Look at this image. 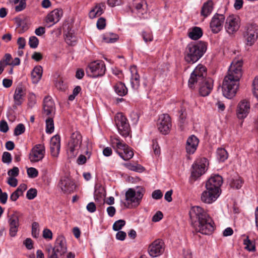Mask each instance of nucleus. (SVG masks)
Listing matches in <instances>:
<instances>
[{"mask_svg": "<svg viewBox=\"0 0 258 258\" xmlns=\"http://www.w3.org/2000/svg\"><path fill=\"white\" fill-rule=\"evenodd\" d=\"M242 60L234 59L229 67L227 75L223 81V95L228 99L235 96L239 87V81L242 76Z\"/></svg>", "mask_w": 258, "mask_h": 258, "instance_id": "nucleus-1", "label": "nucleus"}, {"mask_svg": "<svg viewBox=\"0 0 258 258\" xmlns=\"http://www.w3.org/2000/svg\"><path fill=\"white\" fill-rule=\"evenodd\" d=\"M189 215L192 225L198 232L203 234L209 235L214 231L212 219L201 207H192L189 212Z\"/></svg>", "mask_w": 258, "mask_h": 258, "instance_id": "nucleus-2", "label": "nucleus"}, {"mask_svg": "<svg viewBox=\"0 0 258 258\" xmlns=\"http://www.w3.org/2000/svg\"><path fill=\"white\" fill-rule=\"evenodd\" d=\"M207 50L206 43L202 41L188 44L184 52V59L188 63L193 64L201 58Z\"/></svg>", "mask_w": 258, "mask_h": 258, "instance_id": "nucleus-3", "label": "nucleus"}, {"mask_svg": "<svg viewBox=\"0 0 258 258\" xmlns=\"http://www.w3.org/2000/svg\"><path fill=\"white\" fill-rule=\"evenodd\" d=\"M48 258H58V255H62L67 252V248L65 238L59 235L57 237L53 248L46 249Z\"/></svg>", "mask_w": 258, "mask_h": 258, "instance_id": "nucleus-4", "label": "nucleus"}, {"mask_svg": "<svg viewBox=\"0 0 258 258\" xmlns=\"http://www.w3.org/2000/svg\"><path fill=\"white\" fill-rule=\"evenodd\" d=\"M82 142V137L80 132L76 131L72 134L68 149V154L70 157L76 156L78 151L81 148Z\"/></svg>", "mask_w": 258, "mask_h": 258, "instance_id": "nucleus-5", "label": "nucleus"}, {"mask_svg": "<svg viewBox=\"0 0 258 258\" xmlns=\"http://www.w3.org/2000/svg\"><path fill=\"white\" fill-rule=\"evenodd\" d=\"M105 71V65L102 60L94 61L91 62L86 69L87 75L92 78L103 76Z\"/></svg>", "mask_w": 258, "mask_h": 258, "instance_id": "nucleus-6", "label": "nucleus"}, {"mask_svg": "<svg viewBox=\"0 0 258 258\" xmlns=\"http://www.w3.org/2000/svg\"><path fill=\"white\" fill-rule=\"evenodd\" d=\"M207 70L204 66L199 64L194 70L191 74L188 80V86L192 89L195 83H201L204 79H206Z\"/></svg>", "mask_w": 258, "mask_h": 258, "instance_id": "nucleus-7", "label": "nucleus"}, {"mask_svg": "<svg viewBox=\"0 0 258 258\" xmlns=\"http://www.w3.org/2000/svg\"><path fill=\"white\" fill-rule=\"evenodd\" d=\"M244 30L243 36L246 44L252 46L258 38V26L255 24H248Z\"/></svg>", "mask_w": 258, "mask_h": 258, "instance_id": "nucleus-8", "label": "nucleus"}, {"mask_svg": "<svg viewBox=\"0 0 258 258\" xmlns=\"http://www.w3.org/2000/svg\"><path fill=\"white\" fill-rule=\"evenodd\" d=\"M115 121L119 134L124 137H127L130 132V127L126 118L122 113H118L115 117Z\"/></svg>", "mask_w": 258, "mask_h": 258, "instance_id": "nucleus-9", "label": "nucleus"}, {"mask_svg": "<svg viewBox=\"0 0 258 258\" xmlns=\"http://www.w3.org/2000/svg\"><path fill=\"white\" fill-rule=\"evenodd\" d=\"M207 159L205 158L197 160L192 166L190 181L194 182L205 172Z\"/></svg>", "mask_w": 258, "mask_h": 258, "instance_id": "nucleus-10", "label": "nucleus"}, {"mask_svg": "<svg viewBox=\"0 0 258 258\" xmlns=\"http://www.w3.org/2000/svg\"><path fill=\"white\" fill-rule=\"evenodd\" d=\"M116 152L124 160H128L134 156V152L131 148L125 143H122L119 139H116Z\"/></svg>", "mask_w": 258, "mask_h": 258, "instance_id": "nucleus-11", "label": "nucleus"}, {"mask_svg": "<svg viewBox=\"0 0 258 258\" xmlns=\"http://www.w3.org/2000/svg\"><path fill=\"white\" fill-rule=\"evenodd\" d=\"M143 196L142 188L136 191L134 189L130 188L125 192V200L129 202L128 204H133L134 206H138Z\"/></svg>", "mask_w": 258, "mask_h": 258, "instance_id": "nucleus-12", "label": "nucleus"}, {"mask_svg": "<svg viewBox=\"0 0 258 258\" xmlns=\"http://www.w3.org/2000/svg\"><path fill=\"white\" fill-rule=\"evenodd\" d=\"M157 127L159 131L163 135L169 133L171 127V118L167 114H162L159 116Z\"/></svg>", "mask_w": 258, "mask_h": 258, "instance_id": "nucleus-13", "label": "nucleus"}, {"mask_svg": "<svg viewBox=\"0 0 258 258\" xmlns=\"http://www.w3.org/2000/svg\"><path fill=\"white\" fill-rule=\"evenodd\" d=\"M164 243L162 239L154 240L148 247V252L150 256L155 257L161 255L164 251Z\"/></svg>", "mask_w": 258, "mask_h": 258, "instance_id": "nucleus-14", "label": "nucleus"}, {"mask_svg": "<svg viewBox=\"0 0 258 258\" xmlns=\"http://www.w3.org/2000/svg\"><path fill=\"white\" fill-rule=\"evenodd\" d=\"M45 147L43 145H36L31 150L29 158L31 162H37L42 160L45 155Z\"/></svg>", "mask_w": 258, "mask_h": 258, "instance_id": "nucleus-15", "label": "nucleus"}, {"mask_svg": "<svg viewBox=\"0 0 258 258\" xmlns=\"http://www.w3.org/2000/svg\"><path fill=\"white\" fill-rule=\"evenodd\" d=\"M225 17L222 14H215L210 23V27L213 33H219L223 28Z\"/></svg>", "mask_w": 258, "mask_h": 258, "instance_id": "nucleus-16", "label": "nucleus"}, {"mask_svg": "<svg viewBox=\"0 0 258 258\" xmlns=\"http://www.w3.org/2000/svg\"><path fill=\"white\" fill-rule=\"evenodd\" d=\"M223 183L222 176L219 175H215L212 176L207 181L206 187H208L210 190L213 189L215 191L220 194L221 191L220 187Z\"/></svg>", "mask_w": 258, "mask_h": 258, "instance_id": "nucleus-17", "label": "nucleus"}, {"mask_svg": "<svg viewBox=\"0 0 258 258\" xmlns=\"http://www.w3.org/2000/svg\"><path fill=\"white\" fill-rule=\"evenodd\" d=\"M239 18L234 16H229L227 18L225 25L226 31L232 34L236 32L239 28Z\"/></svg>", "mask_w": 258, "mask_h": 258, "instance_id": "nucleus-18", "label": "nucleus"}, {"mask_svg": "<svg viewBox=\"0 0 258 258\" xmlns=\"http://www.w3.org/2000/svg\"><path fill=\"white\" fill-rule=\"evenodd\" d=\"M250 103L246 100H242L238 103L236 114L239 119H243L245 118L250 112Z\"/></svg>", "mask_w": 258, "mask_h": 258, "instance_id": "nucleus-19", "label": "nucleus"}, {"mask_svg": "<svg viewBox=\"0 0 258 258\" xmlns=\"http://www.w3.org/2000/svg\"><path fill=\"white\" fill-rule=\"evenodd\" d=\"M55 107L53 101L49 96L43 99V113L46 116H53L55 114Z\"/></svg>", "mask_w": 258, "mask_h": 258, "instance_id": "nucleus-20", "label": "nucleus"}, {"mask_svg": "<svg viewBox=\"0 0 258 258\" xmlns=\"http://www.w3.org/2000/svg\"><path fill=\"white\" fill-rule=\"evenodd\" d=\"M9 225V234L11 237H15L18 231L19 218L17 215L13 214L8 216Z\"/></svg>", "mask_w": 258, "mask_h": 258, "instance_id": "nucleus-21", "label": "nucleus"}, {"mask_svg": "<svg viewBox=\"0 0 258 258\" xmlns=\"http://www.w3.org/2000/svg\"><path fill=\"white\" fill-rule=\"evenodd\" d=\"M200 86L199 92L202 96H208L211 92L213 87V80L210 78H207L202 81L201 83H198Z\"/></svg>", "mask_w": 258, "mask_h": 258, "instance_id": "nucleus-22", "label": "nucleus"}, {"mask_svg": "<svg viewBox=\"0 0 258 258\" xmlns=\"http://www.w3.org/2000/svg\"><path fill=\"white\" fill-rule=\"evenodd\" d=\"M220 194L212 189L210 190L208 187H206V190L204 191L201 197V201L206 204H211L215 201L219 196Z\"/></svg>", "mask_w": 258, "mask_h": 258, "instance_id": "nucleus-23", "label": "nucleus"}, {"mask_svg": "<svg viewBox=\"0 0 258 258\" xmlns=\"http://www.w3.org/2000/svg\"><path fill=\"white\" fill-rule=\"evenodd\" d=\"M58 185L64 192H71L76 188L74 182L67 177L61 178Z\"/></svg>", "mask_w": 258, "mask_h": 258, "instance_id": "nucleus-24", "label": "nucleus"}, {"mask_svg": "<svg viewBox=\"0 0 258 258\" xmlns=\"http://www.w3.org/2000/svg\"><path fill=\"white\" fill-rule=\"evenodd\" d=\"M60 147V136L56 135L51 138L50 143V152L53 157H57L59 152Z\"/></svg>", "mask_w": 258, "mask_h": 258, "instance_id": "nucleus-25", "label": "nucleus"}, {"mask_svg": "<svg viewBox=\"0 0 258 258\" xmlns=\"http://www.w3.org/2000/svg\"><path fill=\"white\" fill-rule=\"evenodd\" d=\"M132 7L137 11V14L140 17L147 13V4L144 0H134Z\"/></svg>", "mask_w": 258, "mask_h": 258, "instance_id": "nucleus-26", "label": "nucleus"}, {"mask_svg": "<svg viewBox=\"0 0 258 258\" xmlns=\"http://www.w3.org/2000/svg\"><path fill=\"white\" fill-rule=\"evenodd\" d=\"M199 143L198 138L195 135L189 137L186 141V150L187 153L192 154L197 150Z\"/></svg>", "mask_w": 258, "mask_h": 258, "instance_id": "nucleus-27", "label": "nucleus"}, {"mask_svg": "<svg viewBox=\"0 0 258 258\" xmlns=\"http://www.w3.org/2000/svg\"><path fill=\"white\" fill-rule=\"evenodd\" d=\"M25 92L22 87H18L14 95V104L13 105L14 109H16L18 106H20L24 101Z\"/></svg>", "mask_w": 258, "mask_h": 258, "instance_id": "nucleus-28", "label": "nucleus"}, {"mask_svg": "<svg viewBox=\"0 0 258 258\" xmlns=\"http://www.w3.org/2000/svg\"><path fill=\"white\" fill-rule=\"evenodd\" d=\"M62 14L63 12L61 9H54L47 15L46 18V22H51L53 23L52 24L56 23L62 16Z\"/></svg>", "mask_w": 258, "mask_h": 258, "instance_id": "nucleus-29", "label": "nucleus"}, {"mask_svg": "<svg viewBox=\"0 0 258 258\" xmlns=\"http://www.w3.org/2000/svg\"><path fill=\"white\" fill-rule=\"evenodd\" d=\"M132 77L131 78V84L132 87L134 90H138L140 86V76L135 66L131 68Z\"/></svg>", "mask_w": 258, "mask_h": 258, "instance_id": "nucleus-30", "label": "nucleus"}, {"mask_svg": "<svg viewBox=\"0 0 258 258\" xmlns=\"http://www.w3.org/2000/svg\"><path fill=\"white\" fill-rule=\"evenodd\" d=\"M43 69L40 66L35 67L31 72V78L33 83H37L41 79L42 75Z\"/></svg>", "mask_w": 258, "mask_h": 258, "instance_id": "nucleus-31", "label": "nucleus"}, {"mask_svg": "<svg viewBox=\"0 0 258 258\" xmlns=\"http://www.w3.org/2000/svg\"><path fill=\"white\" fill-rule=\"evenodd\" d=\"M228 182L231 187L238 189L241 188L244 181L241 177L236 175L228 179Z\"/></svg>", "mask_w": 258, "mask_h": 258, "instance_id": "nucleus-32", "label": "nucleus"}, {"mask_svg": "<svg viewBox=\"0 0 258 258\" xmlns=\"http://www.w3.org/2000/svg\"><path fill=\"white\" fill-rule=\"evenodd\" d=\"M213 9V3L212 1L209 0L204 3L201 12V15L204 17H208L212 12Z\"/></svg>", "mask_w": 258, "mask_h": 258, "instance_id": "nucleus-33", "label": "nucleus"}, {"mask_svg": "<svg viewBox=\"0 0 258 258\" xmlns=\"http://www.w3.org/2000/svg\"><path fill=\"white\" fill-rule=\"evenodd\" d=\"M115 93L120 96H124L127 93V89L124 83L118 82L113 86Z\"/></svg>", "mask_w": 258, "mask_h": 258, "instance_id": "nucleus-34", "label": "nucleus"}, {"mask_svg": "<svg viewBox=\"0 0 258 258\" xmlns=\"http://www.w3.org/2000/svg\"><path fill=\"white\" fill-rule=\"evenodd\" d=\"M203 35L202 30L201 28L195 27L192 30L188 32V36L193 40H197L202 37Z\"/></svg>", "mask_w": 258, "mask_h": 258, "instance_id": "nucleus-35", "label": "nucleus"}, {"mask_svg": "<svg viewBox=\"0 0 258 258\" xmlns=\"http://www.w3.org/2000/svg\"><path fill=\"white\" fill-rule=\"evenodd\" d=\"M119 39L117 34L113 33H106L103 36V39L106 43H114Z\"/></svg>", "mask_w": 258, "mask_h": 258, "instance_id": "nucleus-36", "label": "nucleus"}, {"mask_svg": "<svg viewBox=\"0 0 258 258\" xmlns=\"http://www.w3.org/2000/svg\"><path fill=\"white\" fill-rule=\"evenodd\" d=\"M54 131V122L52 116H49L46 119V132L51 134Z\"/></svg>", "mask_w": 258, "mask_h": 258, "instance_id": "nucleus-37", "label": "nucleus"}, {"mask_svg": "<svg viewBox=\"0 0 258 258\" xmlns=\"http://www.w3.org/2000/svg\"><path fill=\"white\" fill-rule=\"evenodd\" d=\"M217 158L221 162H224L228 158V153L223 148H219L217 151Z\"/></svg>", "mask_w": 258, "mask_h": 258, "instance_id": "nucleus-38", "label": "nucleus"}, {"mask_svg": "<svg viewBox=\"0 0 258 258\" xmlns=\"http://www.w3.org/2000/svg\"><path fill=\"white\" fill-rule=\"evenodd\" d=\"M126 167L131 170L142 172L145 170V168L140 164L133 165L131 163L125 164Z\"/></svg>", "mask_w": 258, "mask_h": 258, "instance_id": "nucleus-39", "label": "nucleus"}, {"mask_svg": "<svg viewBox=\"0 0 258 258\" xmlns=\"http://www.w3.org/2000/svg\"><path fill=\"white\" fill-rule=\"evenodd\" d=\"M243 243L245 245V249L249 251H254L255 250L254 242L249 239L248 237L244 240Z\"/></svg>", "mask_w": 258, "mask_h": 258, "instance_id": "nucleus-40", "label": "nucleus"}, {"mask_svg": "<svg viewBox=\"0 0 258 258\" xmlns=\"http://www.w3.org/2000/svg\"><path fill=\"white\" fill-rule=\"evenodd\" d=\"M65 36V41L68 44L73 45V43L76 41V37L72 32H68Z\"/></svg>", "mask_w": 258, "mask_h": 258, "instance_id": "nucleus-41", "label": "nucleus"}, {"mask_svg": "<svg viewBox=\"0 0 258 258\" xmlns=\"http://www.w3.org/2000/svg\"><path fill=\"white\" fill-rule=\"evenodd\" d=\"M125 224V221L124 220H118L115 222L112 228L114 231H119Z\"/></svg>", "mask_w": 258, "mask_h": 258, "instance_id": "nucleus-42", "label": "nucleus"}, {"mask_svg": "<svg viewBox=\"0 0 258 258\" xmlns=\"http://www.w3.org/2000/svg\"><path fill=\"white\" fill-rule=\"evenodd\" d=\"M39 234V224L37 222H34L32 224V235L34 237L37 238Z\"/></svg>", "mask_w": 258, "mask_h": 258, "instance_id": "nucleus-43", "label": "nucleus"}, {"mask_svg": "<svg viewBox=\"0 0 258 258\" xmlns=\"http://www.w3.org/2000/svg\"><path fill=\"white\" fill-rule=\"evenodd\" d=\"M28 43L31 48H36L39 44V40L36 36H31L29 38Z\"/></svg>", "mask_w": 258, "mask_h": 258, "instance_id": "nucleus-44", "label": "nucleus"}, {"mask_svg": "<svg viewBox=\"0 0 258 258\" xmlns=\"http://www.w3.org/2000/svg\"><path fill=\"white\" fill-rule=\"evenodd\" d=\"M12 157L11 154L8 152H4L2 155V160L3 163L10 164L11 163Z\"/></svg>", "mask_w": 258, "mask_h": 258, "instance_id": "nucleus-45", "label": "nucleus"}, {"mask_svg": "<svg viewBox=\"0 0 258 258\" xmlns=\"http://www.w3.org/2000/svg\"><path fill=\"white\" fill-rule=\"evenodd\" d=\"M25 127L23 124L19 123L15 127L14 130V135L15 136H19L25 132Z\"/></svg>", "mask_w": 258, "mask_h": 258, "instance_id": "nucleus-46", "label": "nucleus"}, {"mask_svg": "<svg viewBox=\"0 0 258 258\" xmlns=\"http://www.w3.org/2000/svg\"><path fill=\"white\" fill-rule=\"evenodd\" d=\"M12 56L9 53H6L5 55L4 58L1 60L0 64H4L5 66L11 65L10 61L12 59Z\"/></svg>", "mask_w": 258, "mask_h": 258, "instance_id": "nucleus-47", "label": "nucleus"}, {"mask_svg": "<svg viewBox=\"0 0 258 258\" xmlns=\"http://www.w3.org/2000/svg\"><path fill=\"white\" fill-rule=\"evenodd\" d=\"M142 37L144 41L146 43L151 42L153 39V37L151 32L143 31L142 32Z\"/></svg>", "mask_w": 258, "mask_h": 258, "instance_id": "nucleus-48", "label": "nucleus"}, {"mask_svg": "<svg viewBox=\"0 0 258 258\" xmlns=\"http://www.w3.org/2000/svg\"><path fill=\"white\" fill-rule=\"evenodd\" d=\"M27 174L30 178H35L38 175V171L37 170L33 167H30L27 169Z\"/></svg>", "mask_w": 258, "mask_h": 258, "instance_id": "nucleus-49", "label": "nucleus"}, {"mask_svg": "<svg viewBox=\"0 0 258 258\" xmlns=\"http://www.w3.org/2000/svg\"><path fill=\"white\" fill-rule=\"evenodd\" d=\"M37 193V191L35 188H30L27 192L26 197L29 200H32L36 197Z\"/></svg>", "mask_w": 258, "mask_h": 258, "instance_id": "nucleus-50", "label": "nucleus"}, {"mask_svg": "<svg viewBox=\"0 0 258 258\" xmlns=\"http://www.w3.org/2000/svg\"><path fill=\"white\" fill-rule=\"evenodd\" d=\"M55 86L56 88L61 91H64L67 89V86L64 84L63 81L61 79L58 80L56 81Z\"/></svg>", "mask_w": 258, "mask_h": 258, "instance_id": "nucleus-51", "label": "nucleus"}, {"mask_svg": "<svg viewBox=\"0 0 258 258\" xmlns=\"http://www.w3.org/2000/svg\"><path fill=\"white\" fill-rule=\"evenodd\" d=\"M106 26V20L104 18H100L97 22V27L99 30H102Z\"/></svg>", "mask_w": 258, "mask_h": 258, "instance_id": "nucleus-52", "label": "nucleus"}, {"mask_svg": "<svg viewBox=\"0 0 258 258\" xmlns=\"http://www.w3.org/2000/svg\"><path fill=\"white\" fill-rule=\"evenodd\" d=\"M9 130V126L6 121L2 120L0 121V131L3 133H7Z\"/></svg>", "mask_w": 258, "mask_h": 258, "instance_id": "nucleus-53", "label": "nucleus"}, {"mask_svg": "<svg viewBox=\"0 0 258 258\" xmlns=\"http://www.w3.org/2000/svg\"><path fill=\"white\" fill-rule=\"evenodd\" d=\"M152 147L155 155H158L160 154V148L156 139L152 141Z\"/></svg>", "mask_w": 258, "mask_h": 258, "instance_id": "nucleus-54", "label": "nucleus"}, {"mask_svg": "<svg viewBox=\"0 0 258 258\" xmlns=\"http://www.w3.org/2000/svg\"><path fill=\"white\" fill-rule=\"evenodd\" d=\"M105 4L103 3L96 5L95 8L96 9V13L99 16L103 13V9H105Z\"/></svg>", "mask_w": 258, "mask_h": 258, "instance_id": "nucleus-55", "label": "nucleus"}, {"mask_svg": "<svg viewBox=\"0 0 258 258\" xmlns=\"http://www.w3.org/2000/svg\"><path fill=\"white\" fill-rule=\"evenodd\" d=\"M26 3L25 0H21L19 4L15 7L16 12H20L26 8Z\"/></svg>", "mask_w": 258, "mask_h": 258, "instance_id": "nucleus-56", "label": "nucleus"}, {"mask_svg": "<svg viewBox=\"0 0 258 258\" xmlns=\"http://www.w3.org/2000/svg\"><path fill=\"white\" fill-rule=\"evenodd\" d=\"M43 237L45 239H51L52 238V233L48 229H44L43 231Z\"/></svg>", "mask_w": 258, "mask_h": 258, "instance_id": "nucleus-57", "label": "nucleus"}, {"mask_svg": "<svg viewBox=\"0 0 258 258\" xmlns=\"http://www.w3.org/2000/svg\"><path fill=\"white\" fill-rule=\"evenodd\" d=\"M8 200V194L7 192H3L0 188V202L3 204H5Z\"/></svg>", "mask_w": 258, "mask_h": 258, "instance_id": "nucleus-58", "label": "nucleus"}, {"mask_svg": "<svg viewBox=\"0 0 258 258\" xmlns=\"http://www.w3.org/2000/svg\"><path fill=\"white\" fill-rule=\"evenodd\" d=\"M19 168L17 167H14L8 171V174L9 176L16 177L19 175Z\"/></svg>", "mask_w": 258, "mask_h": 258, "instance_id": "nucleus-59", "label": "nucleus"}, {"mask_svg": "<svg viewBox=\"0 0 258 258\" xmlns=\"http://www.w3.org/2000/svg\"><path fill=\"white\" fill-rule=\"evenodd\" d=\"M23 244L25 245V246L28 249H31L33 248V241L31 238H26L24 241Z\"/></svg>", "mask_w": 258, "mask_h": 258, "instance_id": "nucleus-60", "label": "nucleus"}, {"mask_svg": "<svg viewBox=\"0 0 258 258\" xmlns=\"http://www.w3.org/2000/svg\"><path fill=\"white\" fill-rule=\"evenodd\" d=\"M17 44L19 49H24L26 45V41L24 38L19 37L17 40Z\"/></svg>", "mask_w": 258, "mask_h": 258, "instance_id": "nucleus-61", "label": "nucleus"}, {"mask_svg": "<svg viewBox=\"0 0 258 258\" xmlns=\"http://www.w3.org/2000/svg\"><path fill=\"white\" fill-rule=\"evenodd\" d=\"M163 196V194L160 190L157 189L154 190L152 194V197L154 199H160Z\"/></svg>", "mask_w": 258, "mask_h": 258, "instance_id": "nucleus-62", "label": "nucleus"}, {"mask_svg": "<svg viewBox=\"0 0 258 258\" xmlns=\"http://www.w3.org/2000/svg\"><path fill=\"white\" fill-rule=\"evenodd\" d=\"M163 215L161 211H158L152 217L153 222H158L163 218Z\"/></svg>", "mask_w": 258, "mask_h": 258, "instance_id": "nucleus-63", "label": "nucleus"}, {"mask_svg": "<svg viewBox=\"0 0 258 258\" xmlns=\"http://www.w3.org/2000/svg\"><path fill=\"white\" fill-rule=\"evenodd\" d=\"M253 85L254 89V94L258 98V78H255L253 81Z\"/></svg>", "mask_w": 258, "mask_h": 258, "instance_id": "nucleus-64", "label": "nucleus"}]
</instances>
